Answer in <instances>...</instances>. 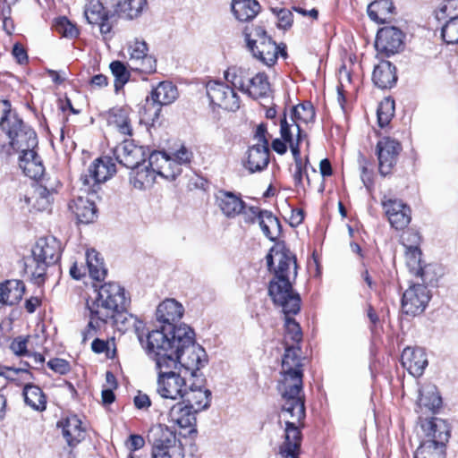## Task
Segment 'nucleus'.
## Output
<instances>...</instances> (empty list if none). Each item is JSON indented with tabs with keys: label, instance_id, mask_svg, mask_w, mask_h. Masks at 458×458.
<instances>
[{
	"label": "nucleus",
	"instance_id": "nucleus-27",
	"mask_svg": "<svg viewBox=\"0 0 458 458\" xmlns=\"http://www.w3.org/2000/svg\"><path fill=\"white\" fill-rule=\"evenodd\" d=\"M269 163V148L262 144H255L249 148L244 166L250 172H260Z\"/></svg>",
	"mask_w": 458,
	"mask_h": 458
},
{
	"label": "nucleus",
	"instance_id": "nucleus-9",
	"mask_svg": "<svg viewBox=\"0 0 458 458\" xmlns=\"http://www.w3.org/2000/svg\"><path fill=\"white\" fill-rule=\"evenodd\" d=\"M116 173V165L110 157H101L94 160L86 174L80 178L81 191L90 192L95 196L101 189V184Z\"/></svg>",
	"mask_w": 458,
	"mask_h": 458
},
{
	"label": "nucleus",
	"instance_id": "nucleus-56",
	"mask_svg": "<svg viewBox=\"0 0 458 458\" xmlns=\"http://www.w3.org/2000/svg\"><path fill=\"white\" fill-rule=\"evenodd\" d=\"M273 12L276 14L278 19V27L280 29L287 30L293 24V13L290 10L281 8L279 10L273 9Z\"/></svg>",
	"mask_w": 458,
	"mask_h": 458
},
{
	"label": "nucleus",
	"instance_id": "nucleus-44",
	"mask_svg": "<svg viewBox=\"0 0 458 458\" xmlns=\"http://www.w3.org/2000/svg\"><path fill=\"white\" fill-rule=\"evenodd\" d=\"M84 15L90 24L99 23L102 20H108V12L106 11L99 0H88L85 5Z\"/></svg>",
	"mask_w": 458,
	"mask_h": 458
},
{
	"label": "nucleus",
	"instance_id": "nucleus-59",
	"mask_svg": "<svg viewBox=\"0 0 458 458\" xmlns=\"http://www.w3.org/2000/svg\"><path fill=\"white\" fill-rule=\"evenodd\" d=\"M27 342L28 339L26 337H16L11 343L10 349L13 351L14 354L18 356L27 355Z\"/></svg>",
	"mask_w": 458,
	"mask_h": 458
},
{
	"label": "nucleus",
	"instance_id": "nucleus-57",
	"mask_svg": "<svg viewBox=\"0 0 458 458\" xmlns=\"http://www.w3.org/2000/svg\"><path fill=\"white\" fill-rule=\"evenodd\" d=\"M262 212L263 210L258 207H245L241 214H242L243 219L246 223L254 224L256 222L259 223Z\"/></svg>",
	"mask_w": 458,
	"mask_h": 458
},
{
	"label": "nucleus",
	"instance_id": "nucleus-63",
	"mask_svg": "<svg viewBox=\"0 0 458 458\" xmlns=\"http://www.w3.org/2000/svg\"><path fill=\"white\" fill-rule=\"evenodd\" d=\"M367 163H368L367 160L362 157L360 178H361V181H362L364 186L367 189H370L371 186L373 185V178H372V172L369 171L367 167Z\"/></svg>",
	"mask_w": 458,
	"mask_h": 458
},
{
	"label": "nucleus",
	"instance_id": "nucleus-25",
	"mask_svg": "<svg viewBox=\"0 0 458 458\" xmlns=\"http://www.w3.org/2000/svg\"><path fill=\"white\" fill-rule=\"evenodd\" d=\"M301 432L295 421H286L284 441L280 446V454L284 458H299Z\"/></svg>",
	"mask_w": 458,
	"mask_h": 458
},
{
	"label": "nucleus",
	"instance_id": "nucleus-10",
	"mask_svg": "<svg viewBox=\"0 0 458 458\" xmlns=\"http://www.w3.org/2000/svg\"><path fill=\"white\" fill-rule=\"evenodd\" d=\"M2 123L3 131L8 136L11 147L17 152L30 150L38 146L36 132L18 116H9V119L4 117Z\"/></svg>",
	"mask_w": 458,
	"mask_h": 458
},
{
	"label": "nucleus",
	"instance_id": "nucleus-26",
	"mask_svg": "<svg viewBox=\"0 0 458 458\" xmlns=\"http://www.w3.org/2000/svg\"><path fill=\"white\" fill-rule=\"evenodd\" d=\"M182 402L191 406L195 411L207 410L210 406L211 392L192 383L189 387L186 386Z\"/></svg>",
	"mask_w": 458,
	"mask_h": 458
},
{
	"label": "nucleus",
	"instance_id": "nucleus-58",
	"mask_svg": "<svg viewBox=\"0 0 458 458\" xmlns=\"http://www.w3.org/2000/svg\"><path fill=\"white\" fill-rule=\"evenodd\" d=\"M174 160L178 166L191 163L193 154L186 147L182 146L177 151L174 153Z\"/></svg>",
	"mask_w": 458,
	"mask_h": 458
},
{
	"label": "nucleus",
	"instance_id": "nucleus-45",
	"mask_svg": "<svg viewBox=\"0 0 458 458\" xmlns=\"http://www.w3.org/2000/svg\"><path fill=\"white\" fill-rule=\"evenodd\" d=\"M414 458H445V446L422 441L414 454Z\"/></svg>",
	"mask_w": 458,
	"mask_h": 458
},
{
	"label": "nucleus",
	"instance_id": "nucleus-62",
	"mask_svg": "<svg viewBox=\"0 0 458 458\" xmlns=\"http://www.w3.org/2000/svg\"><path fill=\"white\" fill-rule=\"evenodd\" d=\"M12 54L20 64H24L28 62V55L24 47L20 43H15L13 47Z\"/></svg>",
	"mask_w": 458,
	"mask_h": 458
},
{
	"label": "nucleus",
	"instance_id": "nucleus-32",
	"mask_svg": "<svg viewBox=\"0 0 458 458\" xmlns=\"http://www.w3.org/2000/svg\"><path fill=\"white\" fill-rule=\"evenodd\" d=\"M25 292V285L20 280H7L0 284V303L14 305L18 303Z\"/></svg>",
	"mask_w": 458,
	"mask_h": 458
},
{
	"label": "nucleus",
	"instance_id": "nucleus-43",
	"mask_svg": "<svg viewBox=\"0 0 458 458\" xmlns=\"http://www.w3.org/2000/svg\"><path fill=\"white\" fill-rule=\"evenodd\" d=\"M146 4L147 0H125L118 4L116 13L121 18L132 20L141 14Z\"/></svg>",
	"mask_w": 458,
	"mask_h": 458
},
{
	"label": "nucleus",
	"instance_id": "nucleus-47",
	"mask_svg": "<svg viewBox=\"0 0 458 458\" xmlns=\"http://www.w3.org/2000/svg\"><path fill=\"white\" fill-rule=\"evenodd\" d=\"M288 144L294 158V171L293 173L294 183L296 186H301L302 185L303 174H306V171L303 168V164L301 157L300 143H298V141L291 140Z\"/></svg>",
	"mask_w": 458,
	"mask_h": 458
},
{
	"label": "nucleus",
	"instance_id": "nucleus-31",
	"mask_svg": "<svg viewBox=\"0 0 458 458\" xmlns=\"http://www.w3.org/2000/svg\"><path fill=\"white\" fill-rule=\"evenodd\" d=\"M58 426L62 428L63 436L70 446L76 445L84 438L81 420L76 415L67 417Z\"/></svg>",
	"mask_w": 458,
	"mask_h": 458
},
{
	"label": "nucleus",
	"instance_id": "nucleus-53",
	"mask_svg": "<svg viewBox=\"0 0 458 458\" xmlns=\"http://www.w3.org/2000/svg\"><path fill=\"white\" fill-rule=\"evenodd\" d=\"M157 172L150 167L138 170L133 177V185L137 189H144L147 185H150L156 179Z\"/></svg>",
	"mask_w": 458,
	"mask_h": 458
},
{
	"label": "nucleus",
	"instance_id": "nucleus-48",
	"mask_svg": "<svg viewBox=\"0 0 458 458\" xmlns=\"http://www.w3.org/2000/svg\"><path fill=\"white\" fill-rule=\"evenodd\" d=\"M394 114V102L390 98L382 100L377 109V123L381 128L386 126Z\"/></svg>",
	"mask_w": 458,
	"mask_h": 458
},
{
	"label": "nucleus",
	"instance_id": "nucleus-49",
	"mask_svg": "<svg viewBox=\"0 0 458 458\" xmlns=\"http://www.w3.org/2000/svg\"><path fill=\"white\" fill-rule=\"evenodd\" d=\"M89 323L86 328L82 331L83 341H87L97 335L98 330L103 329L108 321L93 312H89Z\"/></svg>",
	"mask_w": 458,
	"mask_h": 458
},
{
	"label": "nucleus",
	"instance_id": "nucleus-15",
	"mask_svg": "<svg viewBox=\"0 0 458 458\" xmlns=\"http://www.w3.org/2000/svg\"><path fill=\"white\" fill-rule=\"evenodd\" d=\"M401 150V144L389 137L383 138L377 142L378 171L382 176H386L392 173Z\"/></svg>",
	"mask_w": 458,
	"mask_h": 458
},
{
	"label": "nucleus",
	"instance_id": "nucleus-6",
	"mask_svg": "<svg viewBox=\"0 0 458 458\" xmlns=\"http://www.w3.org/2000/svg\"><path fill=\"white\" fill-rule=\"evenodd\" d=\"M245 40L252 55L267 66L276 62L279 54L286 56L285 47L276 45L262 27H255L250 33L245 31Z\"/></svg>",
	"mask_w": 458,
	"mask_h": 458
},
{
	"label": "nucleus",
	"instance_id": "nucleus-11",
	"mask_svg": "<svg viewBox=\"0 0 458 458\" xmlns=\"http://www.w3.org/2000/svg\"><path fill=\"white\" fill-rule=\"evenodd\" d=\"M158 370L156 392L164 399H182L187 384L182 370L174 368H157Z\"/></svg>",
	"mask_w": 458,
	"mask_h": 458
},
{
	"label": "nucleus",
	"instance_id": "nucleus-60",
	"mask_svg": "<svg viewBox=\"0 0 458 458\" xmlns=\"http://www.w3.org/2000/svg\"><path fill=\"white\" fill-rule=\"evenodd\" d=\"M47 366L55 372L61 375H64L70 370V365L68 361L64 359H52L47 362Z\"/></svg>",
	"mask_w": 458,
	"mask_h": 458
},
{
	"label": "nucleus",
	"instance_id": "nucleus-19",
	"mask_svg": "<svg viewBox=\"0 0 458 458\" xmlns=\"http://www.w3.org/2000/svg\"><path fill=\"white\" fill-rule=\"evenodd\" d=\"M73 199L69 204V209L74 214L79 223L89 224L97 217V208L95 205L98 194L93 196L90 192H82Z\"/></svg>",
	"mask_w": 458,
	"mask_h": 458
},
{
	"label": "nucleus",
	"instance_id": "nucleus-55",
	"mask_svg": "<svg viewBox=\"0 0 458 458\" xmlns=\"http://www.w3.org/2000/svg\"><path fill=\"white\" fill-rule=\"evenodd\" d=\"M440 14L448 20L458 19V0H446L439 9L437 19H441Z\"/></svg>",
	"mask_w": 458,
	"mask_h": 458
},
{
	"label": "nucleus",
	"instance_id": "nucleus-23",
	"mask_svg": "<svg viewBox=\"0 0 458 458\" xmlns=\"http://www.w3.org/2000/svg\"><path fill=\"white\" fill-rule=\"evenodd\" d=\"M421 428L425 434V442H433L436 445L445 446L450 437V428L447 423L439 418L432 417L421 421Z\"/></svg>",
	"mask_w": 458,
	"mask_h": 458
},
{
	"label": "nucleus",
	"instance_id": "nucleus-16",
	"mask_svg": "<svg viewBox=\"0 0 458 458\" xmlns=\"http://www.w3.org/2000/svg\"><path fill=\"white\" fill-rule=\"evenodd\" d=\"M148 45L144 40L135 38L128 43L127 52L131 69L143 73H152L156 71V59L148 55Z\"/></svg>",
	"mask_w": 458,
	"mask_h": 458
},
{
	"label": "nucleus",
	"instance_id": "nucleus-33",
	"mask_svg": "<svg viewBox=\"0 0 458 458\" xmlns=\"http://www.w3.org/2000/svg\"><path fill=\"white\" fill-rule=\"evenodd\" d=\"M177 98V88L169 81L160 82L151 92L153 104H157L159 106L169 105Z\"/></svg>",
	"mask_w": 458,
	"mask_h": 458
},
{
	"label": "nucleus",
	"instance_id": "nucleus-30",
	"mask_svg": "<svg viewBox=\"0 0 458 458\" xmlns=\"http://www.w3.org/2000/svg\"><path fill=\"white\" fill-rule=\"evenodd\" d=\"M217 201L223 214L230 218L240 215L245 208V203L241 197L231 191H219Z\"/></svg>",
	"mask_w": 458,
	"mask_h": 458
},
{
	"label": "nucleus",
	"instance_id": "nucleus-24",
	"mask_svg": "<svg viewBox=\"0 0 458 458\" xmlns=\"http://www.w3.org/2000/svg\"><path fill=\"white\" fill-rule=\"evenodd\" d=\"M403 367L413 377H420L428 366V359L422 348L406 347L402 353Z\"/></svg>",
	"mask_w": 458,
	"mask_h": 458
},
{
	"label": "nucleus",
	"instance_id": "nucleus-41",
	"mask_svg": "<svg viewBox=\"0 0 458 458\" xmlns=\"http://www.w3.org/2000/svg\"><path fill=\"white\" fill-rule=\"evenodd\" d=\"M264 235L270 241L278 238L281 233V224L271 211L263 210L259 223Z\"/></svg>",
	"mask_w": 458,
	"mask_h": 458
},
{
	"label": "nucleus",
	"instance_id": "nucleus-61",
	"mask_svg": "<svg viewBox=\"0 0 458 458\" xmlns=\"http://www.w3.org/2000/svg\"><path fill=\"white\" fill-rule=\"evenodd\" d=\"M401 240L405 250H408L411 246L419 247L420 237L416 232H407L402 235Z\"/></svg>",
	"mask_w": 458,
	"mask_h": 458
},
{
	"label": "nucleus",
	"instance_id": "nucleus-13",
	"mask_svg": "<svg viewBox=\"0 0 458 458\" xmlns=\"http://www.w3.org/2000/svg\"><path fill=\"white\" fill-rule=\"evenodd\" d=\"M207 96L214 106L235 112L240 108V98L233 88L224 82L209 81L206 87Z\"/></svg>",
	"mask_w": 458,
	"mask_h": 458
},
{
	"label": "nucleus",
	"instance_id": "nucleus-36",
	"mask_svg": "<svg viewBox=\"0 0 458 458\" xmlns=\"http://www.w3.org/2000/svg\"><path fill=\"white\" fill-rule=\"evenodd\" d=\"M22 394L27 405L35 411H42L47 408V397L41 388L33 384H26Z\"/></svg>",
	"mask_w": 458,
	"mask_h": 458
},
{
	"label": "nucleus",
	"instance_id": "nucleus-29",
	"mask_svg": "<svg viewBox=\"0 0 458 458\" xmlns=\"http://www.w3.org/2000/svg\"><path fill=\"white\" fill-rule=\"evenodd\" d=\"M372 81L379 89L392 88L397 81L395 66L389 61H381L374 68Z\"/></svg>",
	"mask_w": 458,
	"mask_h": 458
},
{
	"label": "nucleus",
	"instance_id": "nucleus-4",
	"mask_svg": "<svg viewBox=\"0 0 458 458\" xmlns=\"http://www.w3.org/2000/svg\"><path fill=\"white\" fill-rule=\"evenodd\" d=\"M31 257L25 261V273L36 284L45 282L47 268L61 258V242L55 237L39 238L33 246Z\"/></svg>",
	"mask_w": 458,
	"mask_h": 458
},
{
	"label": "nucleus",
	"instance_id": "nucleus-39",
	"mask_svg": "<svg viewBox=\"0 0 458 458\" xmlns=\"http://www.w3.org/2000/svg\"><path fill=\"white\" fill-rule=\"evenodd\" d=\"M86 263L89 276L97 281L104 280L107 270L105 267L103 258L95 250H88L86 251Z\"/></svg>",
	"mask_w": 458,
	"mask_h": 458
},
{
	"label": "nucleus",
	"instance_id": "nucleus-17",
	"mask_svg": "<svg viewBox=\"0 0 458 458\" xmlns=\"http://www.w3.org/2000/svg\"><path fill=\"white\" fill-rule=\"evenodd\" d=\"M430 296L423 284L410 286L403 294L402 310L407 315L416 316L424 311Z\"/></svg>",
	"mask_w": 458,
	"mask_h": 458
},
{
	"label": "nucleus",
	"instance_id": "nucleus-34",
	"mask_svg": "<svg viewBox=\"0 0 458 458\" xmlns=\"http://www.w3.org/2000/svg\"><path fill=\"white\" fill-rule=\"evenodd\" d=\"M394 9L391 0H375L369 4L368 14L372 21L386 23L391 18Z\"/></svg>",
	"mask_w": 458,
	"mask_h": 458
},
{
	"label": "nucleus",
	"instance_id": "nucleus-8",
	"mask_svg": "<svg viewBox=\"0 0 458 458\" xmlns=\"http://www.w3.org/2000/svg\"><path fill=\"white\" fill-rule=\"evenodd\" d=\"M315 118V110L310 102H304L293 106L291 109L289 117L284 113L280 119V134L282 139L290 143V141H298L301 143L305 134L301 132L299 122L308 123Z\"/></svg>",
	"mask_w": 458,
	"mask_h": 458
},
{
	"label": "nucleus",
	"instance_id": "nucleus-42",
	"mask_svg": "<svg viewBox=\"0 0 458 458\" xmlns=\"http://www.w3.org/2000/svg\"><path fill=\"white\" fill-rule=\"evenodd\" d=\"M225 81L232 85L231 88L238 89L241 91L246 93V88L248 87V83L250 81V76L248 70L233 66L228 68L225 72Z\"/></svg>",
	"mask_w": 458,
	"mask_h": 458
},
{
	"label": "nucleus",
	"instance_id": "nucleus-28",
	"mask_svg": "<svg viewBox=\"0 0 458 458\" xmlns=\"http://www.w3.org/2000/svg\"><path fill=\"white\" fill-rule=\"evenodd\" d=\"M420 256L421 251L418 246L410 247L405 250L406 265L410 272L420 277L424 284H431L433 277L428 275L431 267L429 265L422 267Z\"/></svg>",
	"mask_w": 458,
	"mask_h": 458
},
{
	"label": "nucleus",
	"instance_id": "nucleus-52",
	"mask_svg": "<svg viewBox=\"0 0 458 458\" xmlns=\"http://www.w3.org/2000/svg\"><path fill=\"white\" fill-rule=\"evenodd\" d=\"M441 36L446 44H458V18L446 21L442 27Z\"/></svg>",
	"mask_w": 458,
	"mask_h": 458
},
{
	"label": "nucleus",
	"instance_id": "nucleus-18",
	"mask_svg": "<svg viewBox=\"0 0 458 458\" xmlns=\"http://www.w3.org/2000/svg\"><path fill=\"white\" fill-rule=\"evenodd\" d=\"M113 153L115 160L129 169L138 168L146 158L144 148L135 145L132 140H123L114 148Z\"/></svg>",
	"mask_w": 458,
	"mask_h": 458
},
{
	"label": "nucleus",
	"instance_id": "nucleus-5",
	"mask_svg": "<svg viewBox=\"0 0 458 458\" xmlns=\"http://www.w3.org/2000/svg\"><path fill=\"white\" fill-rule=\"evenodd\" d=\"M128 303L124 289L116 283L109 282L97 290L96 297L88 300L86 307L89 312H93L109 322L115 316V312L127 309Z\"/></svg>",
	"mask_w": 458,
	"mask_h": 458
},
{
	"label": "nucleus",
	"instance_id": "nucleus-38",
	"mask_svg": "<svg viewBox=\"0 0 458 458\" xmlns=\"http://www.w3.org/2000/svg\"><path fill=\"white\" fill-rule=\"evenodd\" d=\"M270 91V83L265 72H259L250 78L246 88V93L253 98L267 97Z\"/></svg>",
	"mask_w": 458,
	"mask_h": 458
},
{
	"label": "nucleus",
	"instance_id": "nucleus-35",
	"mask_svg": "<svg viewBox=\"0 0 458 458\" xmlns=\"http://www.w3.org/2000/svg\"><path fill=\"white\" fill-rule=\"evenodd\" d=\"M260 5L255 0H233L232 11L237 20L248 21L259 13Z\"/></svg>",
	"mask_w": 458,
	"mask_h": 458
},
{
	"label": "nucleus",
	"instance_id": "nucleus-51",
	"mask_svg": "<svg viewBox=\"0 0 458 458\" xmlns=\"http://www.w3.org/2000/svg\"><path fill=\"white\" fill-rule=\"evenodd\" d=\"M55 30L62 36L66 38H75L79 30L65 16L57 18L54 23Z\"/></svg>",
	"mask_w": 458,
	"mask_h": 458
},
{
	"label": "nucleus",
	"instance_id": "nucleus-64",
	"mask_svg": "<svg viewBox=\"0 0 458 458\" xmlns=\"http://www.w3.org/2000/svg\"><path fill=\"white\" fill-rule=\"evenodd\" d=\"M145 440L140 435H131L128 441L126 442V446L130 450V453L133 451L139 450L144 446Z\"/></svg>",
	"mask_w": 458,
	"mask_h": 458
},
{
	"label": "nucleus",
	"instance_id": "nucleus-50",
	"mask_svg": "<svg viewBox=\"0 0 458 458\" xmlns=\"http://www.w3.org/2000/svg\"><path fill=\"white\" fill-rule=\"evenodd\" d=\"M19 165L26 176L34 180L39 179L45 171L41 158H36L31 162L23 161V163H19Z\"/></svg>",
	"mask_w": 458,
	"mask_h": 458
},
{
	"label": "nucleus",
	"instance_id": "nucleus-12",
	"mask_svg": "<svg viewBox=\"0 0 458 458\" xmlns=\"http://www.w3.org/2000/svg\"><path fill=\"white\" fill-rule=\"evenodd\" d=\"M184 313V308L175 299H165L157 308L156 317L158 322L162 323L160 329L155 331L163 332L166 338H174V332L179 328L176 322L179 321Z\"/></svg>",
	"mask_w": 458,
	"mask_h": 458
},
{
	"label": "nucleus",
	"instance_id": "nucleus-22",
	"mask_svg": "<svg viewBox=\"0 0 458 458\" xmlns=\"http://www.w3.org/2000/svg\"><path fill=\"white\" fill-rule=\"evenodd\" d=\"M148 164L157 174L166 179L174 180L181 174L180 166L165 151L153 150L148 156Z\"/></svg>",
	"mask_w": 458,
	"mask_h": 458
},
{
	"label": "nucleus",
	"instance_id": "nucleus-14",
	"mask_svg": "<svg viewBox=\"0 0 458 458\" xmlns=\"http://www.w3.org/2000/svg\"><path fill=\"white\" fill-rule=\"evenodd\" d=\"M381 205L392 227L403 230L411 223V208L403 200L384 196Z\"/></svg>",
	"mask_w": 458,
	"mask_h": 458
},
{
	"label": "nucleus",
	"instance_id": "nucleus-3",
	"mask_svg": "<svg viewBox=\"0 0 458 458\" xmlns=\"http://www.w3.org/2000/svg\"><path fill=\"white\" fill-rule=\"evenodd\" d=\"M301 350L297 345L285 346L282 359L280 379L277 389L282 395L283 412L288 413L295 421L301 423L305 418L303 383V361Z\"/></svg>",
	"mask_w": 458,
	"mask_h": 458
},
{
	"label": "nucleus",
	"instance_id": "nucleus-1",
	"mask_svg": "<svg viewBox=\"0 0 458 458\" xmlns=\"http://www.w3.org/2000/svg\"><path fill=\"white\" fill-rule=\"evenodd\" d=\"M267 265L274 276L269 282L268 295L274 304L282 308L285 316V346L288 339L298 344L302 339L300 325L290 315H296L301 309V296L293 290L297 277V260L295 255L284 244L277 243L266 256Z\"/></svg>",
	"mask_w": 458,
	"mask_h": 458
},
{
	"label": "nucleus",
	"instance_id": "nucleus-2",
	"mask_svg": "<svg viewBox=\"0 0 458 458\" xmlns=\"http://www.w3.org/2000/svg\"><path fill=\"white\" fill-rule=\"evenodd\" d=\"M174 338H166L163 332L151 331L146 335V351L155 361L156 368L183 369L196 377L197 371L208 362L204 348L195 343L194 331L181 324Z\"/></svg>",
	"mask_w": 458,
	"mask_h": 458
},
{
	"label": "nucleus",
	"instance_id": "nucleus-20",
	"mask_svg": "<svg viewBox=\"0 0 458 458\" xmlns=\"http://www.w3.org/2000/svg\"><path fill=\"white\" fill-rule=\"evenodd\" d=\"M404 35L396 27H384L377 31L375 47L378 53L390 56L397 53L403 43Z\"/></svg>",
	"mask_w": 458,
	"mask_h": 458
},
{
	"label": "nucleus",
	"instance_id": "nucleus-54",
	"mask_svg": "<svg viewBox=\"0 0 458 458\" xmlns=\"http://www.w3.org/2000/svg\"><path fill=\"white\" fill-rule=\"evenodd\" d=\"M115 313V316H114L113 318H110L108 324L117 327L119 330H126L127 326H129L131 321H132L133 324L136 322V318L132 315L128 314L126 309Z\"/></svg>",
	"mask_w": 458,
	"mask_h": 458
},
{
	"label": "nucleus",
	"instance_id": "nucleus-40",
	"mask_svg": "<svg viewBox=\"0 0 458 458\" xmlns=\"http://www.w3.org/2000/svg\"><path fill=\"white\" fill-rule=\"evenodd\" d=\"M108 123L114 125L116 130L123 135L131 136L132 127L129 112L126 108H114L109 114Z\"/></svg>",
	"mask_w": 458,
	"mask_h": 458
},
{
	"label": "nucleus",
	"instance_id": "nucleus-37",
	"mask_svg": "<svg viewBox=\"0 0 458 458\" xmlns=\"http://www.w3.org/2000/svg\"><path fill=\"white\" fill-rule=\"evenodd\" d=\"M442 399L434 386H428L420 390L417 405L420 411L424 409L435 412L441 406Z\"/></svg>",
	"mask_w": 458,
	"mask_h": 458
},
{
	"label": "nucleus",
	"instance_id": "nucleus-21",
	"mask_svg": "<svg viewBox=\"0 0 458 458\" xmlns=\"http://www.w3.org/2000/svg\"><path fill=\"white\" fill-rule=\"evenodd\" d=\"M197 413L199 412L191 406L181 402L171 407L168 412V420L180 428L187 430L189 435L196 434Z\"/></svg>",
	"mask_w": 458,
	"mask_h": 458
},
{
	"label": "nucleus",
	"instance_id": "nucleus-46",
	"mask_svg": "<svg viewBox=\"0 0 458 458\" xmlns=\"http://www.w3.org/2000/svg\"><path fill=\"white\" fill-rule=\"evenodd\" d=\"M114 77V89L118 92L130 80L131 73L121 61H114L109 65Z\"/></svg>",
	"mask_w": 458,
	"mask_h": 458
},
{
	"label": "nucleus",
	"instance_id": "nucleus-7",
	"mask_svg": "<svg viewBox=\"0 0 458 458\" xmlns=\"http://www.w3.org/2000/svg\"><path fill=\"white\" fill-rule=\"evenodd\" d=\"M148 441L152 445V458H183V449L178 443L175 434L166 426H153L148 434Z\"/></svg>",
	"mask_w": 458,
	"mask_h": 458
}]
</instances>
